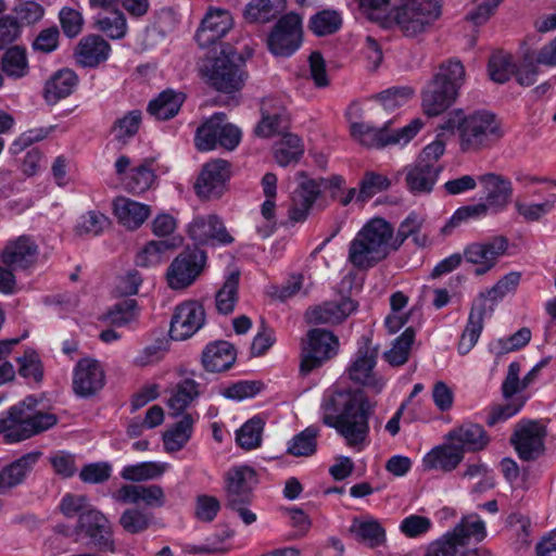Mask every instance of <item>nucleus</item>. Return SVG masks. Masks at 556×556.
Masks as SVG:
<instances>
[{
	"instance_id": "nucleus-5",
	"label": "nucleus",
	"mask_w": 556,
	"mask_h": 556,
	"mask_svg": "<svg viewBox=\"0 0 556 556\" xmlns=\"http://www.w3.org/2000/svg\"><path fill=\"white\" fill-rule=\"evenodd\" d=\"M520 273L511 271L501 278L485 293H481L477 302L471 306L468 321L458 342V352L466 355L476 345L483 329V319L485 314V299L497 302L507 293L515 291L520 281Z\"/></svg>"
},
{
	"instance_id": "nucleus-34",
	"label": "nucleus",
	"mask_w": 556,
	"mask_h": 556,
	"mask_svg": "<svg viewBox=\"0 0 556 556\" xmlns=\"http://www.w3.org/2000/svg\"><path fill=\"white\" fill-rule=\"evenodd\" d=\"M110 51V45L101 36L89 35L80 40L75 55L83 66L96 67L109 58Z\"/></svg>"
},
{
	"instance_id": "nucleus-43",
	"label": "nucleus",
	"mask_w": 556,
	"mask_h": 556,
	"mask_svg": "<svg viewBox=\"0 0 556 556\" xmlns=\"http://www.w3.org/2000/svg\"><path fill=\"white\" fill-rule=\"evenodd\" d=\"M200 395L199 384L191 378L178 382L167 401L170 415L177 417Z\"/></svg>"
},
{
	"instance_id": "nucleus-15",
	"label": "nucleus",
	"mask_w": 556,
	"mask_h": 556,
	"mask_svg": "<svg viewBox=\"0 0 556 556\" xmlns=\"http://www.w3.org/2000/svg\"><path fill=\"white\" fill-rule=\"evenodd\" d=\"M337 337L329 330L312 329L307 332V341L303 342L301 371L308 374L319 367L323 362L336 354Z\"/></svg>"
},
{
	"instance_id": "nucleus-55",
	"label": "nucleus",
	"mask_w": 556,
	"mask_h": 556,
	"mask_svg": "<svg viewBox=\"0 0 556 556\" xmlns=\"http://www.w3.org/2000/svg\"><path fill=\"white\" fill-rule=\"evenodd\" d=\"M175 248H177V244L168 240L150 241L137 254L136 264L141 267L159 265L163 262L164 254Z\"/></svg>"
},
{
	"instance_id": "nucleus-47",
	"label": "nucleus",
	"mask_w": 556,
	"mask_h": 556,
	"mask_svg": "<svg viewBox=\"0 0 556 556\" xmlns=\"http://www.w3.org/2000/svg\"><path fill=\"white\" fill-rule=\"evenodd\" d=\"M193 424L192 416L185 414L172 429L163 434L165 450L170 453L180 451L192 435Z\"/></svg>"
},
{
	"instance_id": "nucleus-30",
	"label": "nucleus",
	"mask_w": 556,
	"mask_h": 556,
	"mask_svg": "<svg viewBox=\"0 0 556 556\" xmlns=\"http://www.w3.org/2000/svg\"><path fill=\"white\" fill-rule=\"evenodd\" d=\"M41 453L30 452L12 462L0 471V493L21 484L33 470Z\"/></svg>"
},
{
	"instance_id": "nucleus-9",
	"label": "nucleus",
	"mask_w": 556,
	"mask_h": 556,
	"mask_svg": "<svg viewBox=\"0 0 556 556\" xmlns=\"http://www.w3.org/2000/svg\"><path fill=\"white\" fill-rule=\"evenodd\" d=\"M503 137L496 116L488 111H478L467 117L460 134V149L465 152L479 151L493 146Z\"/></svg>"
},
{
	"instance_id": "nucleus-62",
	"label": "nucleus",
	"mask_w": 556,
	"mask_h": 556,
	"mask_svg": "<svg viewBox=\"0 0 556 556\" xmlns=\"http://www.w3.org/2000/svg\"><path fill=\"white\" fill-rule=\"evenodd\" d=\"M13 12L14 18L21 25H33L39 22L45 15V9L41 4L31 0H17Z\"/></svg>"
},
{
	"instance_id": "nucleus-1",
	"label": "nucleus",
	"mask_w": 556,
	"mask_h": 556,
	"mask_svg": "<svg viewBox=\"0 0 556 556\" xmlns=\"http://www.w3.org/2000/svg\"><path fill=\"white\" fill-rule=\"evenodd\" d=\"M372 404L362 391H336L321 403L323 422L342 435L346 444L361 451L369 434L368 417Z\"/></svg>"
},
{
	"instance_id": "nucleus-28",
	"label": "nucleus",
	"mask_w": 556,
	"mask_h": 556,
	"mask_svg": "<svg viewBox=\"0 0 556 556\" xmlns=\"http://www.w3.org/2000/svg\"><path fill=\"white\" fill-rule=\"evenodd\" d=\"M299 176L302 180L293 192V205L289 211V216L293 222H303L307 217L320 193V186L316 180L307 178L304 173H300Z\"/></svg>"
},
{
	"instance_id": "nucleus-54",
	"label": "nucleus",
	"mask_w": 556,
	"mask_h": 556,
	"mask_svg": "<svg viewBox=\"0 0 556 556\" xmlns=\"http://www.w3.org/2000/svg\"><path fill=\"white\" fill-rule=\"evenodd\" d=\"M342 26V17L336 10H323L314 14L308 27L318 37L337 33Z\"/></svg>"
},
{
	"instance_id": "nucleus-22",
	"label": "nucleus",
	"mask_w": 556,
	"mask_h": 556,
	"mask_svg": "<svg viewBox=\"0 0 556 556\" xmlns=\"http://www.w3.org/2000/svg\"><path fill=\"white\" fill-rule=\"evenodd\" d=\"M232 25V17L228 11L210 9L195 33V40L200 47L207 48L225 37Z\"/></svg>"
},
{
	"instance_id": "nucleus-59",
	"label": "nucleus",
	"mask_w": 556,
	"mask_h": 556,
	"mask_svg": "<svg viewBox=\"0 0 556 556\" xmlns=\"http://www.w3.org/2000/svg\"><path fill=\"white\" fill-rule=\"evenodd\" d=\"M96 26L111 39H121L125 37L127 31L126 18L121 11H113L108 15H99Z\"/></svg>"
},
{
	"instance_id": "nucleus-24",
	"label": "nucleus",
	"mask_w": 556,
	"mask_h": 556,
	"mask_svg": "<svg viewBox=\"0 0 556 556\" xmlns=\"http://www.w3.org/2000/svg\"><path fill=\"white\" fill-rule=\"evenodd\" d=\"M478 180L485 192V203L491 211L503 212L513 198L514 190L510 179L496 173H486L480 175Z\"/></svg>"
},
{
	"instance_id": "nucleus-26",
	"label": "nucleus",
	"mask_w": 556,
	"mask_h": 556,
	"mask_svg": "<svg viewBox=\"0 0 556 556\" xmlns=\"http://www.w3.org/2000/svg\"><path fill=\"white\" fill-rule=\"evenodd\" d=\"M357 307L350 298H343L339 302H325L321 305L311 307L305 313L308 324L336 325L346 319Z\"/></svg>"
},
{
	"instance_id": "nucleus-58",
	"label": "nucleus",
	"mask_w": 556,
	"mask_h": 556,
	"mask_svg": "<svg viewBox=\"0 0 556 556\" xmlns=\"http://www.w3.org/2000/svg\"><path fill=\"white\" fill-rule=\"evenodd\" d=\"M264 421L260 417L249 419L236 435L237 443L244 450H252L260 446Z\"/></svg>"
},
{
	"instance_id": "nucleus-48",
	"label": "nucleus",
	"mask_w": 556,
	"mask_h": 556,
	"mask_svg": "<svg viewBox=\"0 0 556 556\" xmlns=\"http://www.w3.org/2000/svg\"><path fill=\"white\" fill-rule=\"evenodd\" d=\"M286 8V0H257L249 3L244 16L252 23H267L277 17Z\"/></svg>"
},
{
	"instance_id": "nucleus-57",
	"label": "nucleus",
	"mask_w": 556,
	"mask_h": 556,
	"mask_svg": "<svg viewBox=\"0 0 556 556\" xmlns=\"http://www.w3.org/2000/svg\"><path fill=\"white\" fill-rule=\"evenodd\" d=\"M141 118L142 113L139 110H132L123 117L117 118L112 126L115 139L125 144L129 138H132L138 132Z\"/></svg>"
},
{
	"instance_id": "nucleus-52",
	"label": "nucleus",
	"mask_w": 556,
	"mask_h": 556,
	"mask_svg": "<svg viewBox=\"0 0 556 556\" xmlns=\"http://www.w3.org/2000/svg\"><path fill=\"white\" fill-rule=\"evenodd\" d=\"M319 429L311 426L294 435L288 444V454L295 457H308L315 454Z\"/></svg>"
},
{
	"instance_id": "nucleus-36",
	"label": "nucleus",
	"mask_w": 556,
	"mask_h": 556,
	"mask_svg": "<svg viewBox=\"0 0 556 556\" xmlns=\"http://www.w3.org/2000/svg\"><path fill=\"white\" fill-rule=\"evenodd\" d=\"M377 351L375 349L362 348L357 351L356 358L349 368L350 378L356 383L375 386L380 391L382 383H378L374 376Z\"/></svg>"
},
{
	"instance_id": "nucleus-10",
	"label": "nucleus",
	"mask_w": 556,
	"mask_h": 556,
	"mask_svg": "<svg viewBox=\"0 0 556 556\" xmlns=\"http://www.w3.org/2000/svg\"><path fill=\"white\" fill-rule=\"evenodd\" d=\"M73 533L76 534V540L87 539L88 544L100 553H117L113 526L110 519L96 507L79 515Z\"/></svg>"
},
{
	"instance_id": "nucleus-64",
	"label": "nucleus",
	"mask_w": 556,
	"mask_h": 556,
	"mask_svg": "<svg viewBox=\"0 0 556 556\" xmlns=\"http://www.w3.org/2000/svg\"><path fill=\"white\" fill-rule=\"evenodd\" d=\"M536 63V56L531 51H526L519 62L516 64V72L514 76L516 80L521 86H531L536 81V76L539 73Z\"/></svg>"
},
{
	"instance_id": "nucleus-12",
	"label": "nucleus",
	"mask_w": 556,
	"mask_h": 556,
	"mask_svg": "<svg viewBox=\"0 0 556 556\" xmlns=\"http://www.w3.org/2000/svg\"><path fill=\"white\" fill-rule=\"evenodd\" d=\"M508 239L504 236H495L483 241L471 242L464 248V260L476 265L475 274H486L506 253Z\"/></svg>"
},
{
	"instance_id": "nucleus-16",
	"label": "nucleus",
	"mask_w": 556,
	"mask_h": 556,
	"mask_svg": "<svg viewBox=\"0 0 556 556\" xmlns=\"http://www.w3.org/2000/svg\"><path fill=\"white\" fill-rule=\"evenodd\" d=\"M225 507L251 504L253 490L257 484L256 472L249 466L230 468L224 477Z\"/></svg>"
},
{
	"instance_id": "nucleus-13",
	"label": "nucleus",
	"mask_w": 556,
	"mask_h": 556,
	"mask_svg": "<svg viewBox=\"0 0 556 556\" xmlns=\"http://www.w3.org/2000/svg\"><path fill=\"white\" fill-rule=\"evenodd\" d=\"M520 369L519 363L513 362L509 364L506 378L502 384V393L507 403L491 409L486 418L488 426L492 427L497 422L507 420L516 415L525 405L526 399L523 396H514L525 390V388H521V380L519 379Z\"/></svg>"
},
{
	"instance_id": "nucleus-60",
	"label": "nucleus",
	"mask_w": 556,
	"mask_h": 556,
	"mask_svg": "<svg viewBox=\"0 0 556 556\" xmlns=\"http://www.w3.org/2000/svg\"><path fill=\"white\" fill-rule=\"evenodd\" d=\"M516 72V63L509 54H493L489 61V74L493 81L504 84Z\"/></svg>"
},
{
	"instance_id": "nucleus-3",
	"label": "nucleus",
	"mask_w": 556,
	"mask_h": 556,
	"mask_svg": "<svg viewBox=\"0 0 556 556\" xmlns=\"http://www.w3.org/2000/svg\"><path fill=\"white\" fill-rule=\"evenodd\" d=\"M36 399L28 396L0 415V434L7 443L27 440L56 425L54 414L36 410Z\"/></svg>"
},
{
	"instance_id": "nucleus-2",
	"label": "nucleus",
	"mask_w": 556,
	"mask_h": 556,
	"mask_svg": "<svg viewBox=\"0 0 556 556\" xmlns=\"http://www.w3.org/2000/svg\"><path fill=\"white\" fill-rule=\"evenodd\" d=\"M393 250V227L383 218L369 220L351 241L349 261L357 268H369Z\"/></svg>"
},
{
	"instance_id": "nucleus-23",
	"label": "nucleus",
	"mask_w": 556,
	"mask_h": 556,
	"mask_svg": "<svg viewBox=\"0 0 556 556\" xmlns=\"http://www.w3.org/2000/svg\"><path fill=\"white\" fill-rule=\"evenodd\" d=\"M261 112L262 118L254 128L256 136L269 138L287 134L290 117L285 106L276 100L268 99L263 101Z\"/></svg>"
},
{
	"instance_id": "nucleus-4",
	"label": "nucleus",
	"mask_w": 556,
	"mask_h": 556,
	"mask_svg": "<svg viewBox=\"0 0 556 556\" xmlns=\"http://www.w3.org/2000/svg\"><path fill=\"white\" fill-rule=\"evenodd\" d=\"M441 14L442 0H401L389 20L405 37L415 38L429 31Z\"/></svg>"
},
{
	"instance_id": "nucleus-63",
	"label": "nucleus",
	"mask_w": 556,
	"mask_h": 556,
	"mask_svg": "<svg viewBox=\"0 0 556 556\" xmlns=\"http://www.w3.org/2000/svg\"><path fill=\"white\" fill-rule=\"evenodd\" d=\"M389 186L390 181L386 176L367 172L359 182V192L356 200L364 202L376 193L387 190Z\"/></svg>"
},
{
	"instance_id": "nucleus-53",
	"label": "nucleus",
	"mask_w": 556,
	"mask_h": 556,
	"mask_svg": "<svg viewBox=\"0 0 556 556\" xmlns=\"http://www.w3.org/2000/svg\"><path fill=\"white\" fill-rule=\"evenodd\" d=\"M491 208L486 203H477L457 208L446 224L441 228L443 236H448L452 231L459 227L463 223L470 219H480L486 216Z\"/></svg>"
},
{
	"instance_id": "nucleus-42",
	"label": "nucleus",
	"mask_w": 556,
	"mask_h": 556,
	"mask_svg": "<svg viewBox=\"0 0 556 556\" xmlns=\"http://www.w3.org/2000/svg\"><path fill=\"white\" fill-rule=\"evenodd\" d=\"M185 98L182 92H176L170 89L165 90L157 98L150 101L148 112L156 119L167 121L177 115Z\"/></svg>"
},
{
	"instance_id": "nucleus-21",
	"label": "nucleus",
	"mask_w": 556,
	"mask_h": 556,
	"mask_svg": "<svg viewBox=\"0 0 556 556\" xmlns=\"http://www.w3.org/2000/svg\"><path fill=\"white\" fill-rule=\"evenodd\" d=\"M230 176V165L227 161L216 159L207 162L195 182L197 194L201 198L212 199L222 195L225 182Z\"/></svg>"
},
{
	"instance_id": "nucleus-27",
	"label": "nucleus",
	"mask_w": 556,
	"mask_h": 556,
	"mask_svg": "<svg viewBox=\"0 0 556 556\" xmlns=\"http://www.w3.org/2000/svg\"><path fill=\"white\" fill-rule=\"evenodd\" d=\"M37 257L38 245L27 236L10 241L1 255L3 264L13 269L29 267L36 263Z\"/></svg>"
},
{
	"instance_id": "nucleus-17",
	"label": "nucleus",
	"mask_w": 556,
	"mask_h": 556,
	"mask_svg": "<svg viewBox=\"0 0 556 556\" xmlns=\"http://www.w3.org/2000/svg\"><path fill=\"white\" fill-rule=\"evenodd\" d=\"M545 437L546 429L539 421L522 420L516 425L510 443L522 460L530 462L543 454Z\"/></svg>"
},
{
	"instance_id": "nucleus-39",
	"label": "nucleus",
	"mask_w": 556,
	"mask_h": 556,
	"mask_svg": "<svg viewBox=\"0 0 556 556\" xmlns=\"http://www.w3.org/2000/svg\"><path fill=\"white\" fill-rule=\"evenodd\" d=\"M78 83V77L74 71L63 68L56 72L45 87V99L48 103L54 104L73 93Z\"/></svg>"
},
{
	"instance_id": "nucleus-25",
	"label": "nucleus",
	"mask_w": 556,
	"mask_h": 556,
	"mask_svg": "<svg viewBox=\"0 0 556 556\" xmlns=\"http://www.w3.org/2000/svg\"><path fill=\"white\" fill-rule=\"evenodd\" d=\"M112 497L119 504L135 505L142 501L149 507H162L165 504V493L157 484H124L116 490Z\"/></svg>"
},
{
	"instance_id": "nucleus-19",
	"label": "nucleus",
	"mask_w": 556,
	"mask_h": 556,
	"mask_svg": "<svg viewBox=\"0 0 556 556\" xmlns=\"http://www.w3.org/2000/svg\"><path fill=\"white\" fill-rule=\"evenodd\" d=\"M188 235L197 244H230L233 237L215 214L195 216L188 225Z\"/></svg>"
},
{
	"instance_id": "nucleus-49",
	"label": "nucleus",
	"mask_w": 556,
	"mask_h": 556,
	"mask_svg": "<svg viewBox=\"0 0 556 556\" xmlns=\"http://www.w3.org/2000/svg\"><path fill=\"white\" fill-rule=\"evenodd\" d=\"M240 273L231 271L222 288L216 292L215 305L218 313L228 315L233 312L238 301Z\"/></svg>"
},
{
	"instance_id": "nucleus-8",
	"label": "nucleus",
	"mask_w": 556,
	"mask_h": 556,
	"mask_svg": "<svg viewBox=\"0 0 556 556\" xmlns=\"http://www.w3.org/2000/svg\"><path fill=\"white\" fill-rule=\"evenodd\" d=\"M390 123L388 122L379 128L366 123H353L351 124V135L364 147L381 149L387 146L407 143L424 125L421 119L415 118L408 125L391 130L389 128Z\"/></svg>"
},
{
	"instance_id": "nucleus-20",
	"label": "nucleus",
	"mask_w": 556,
	"mask_h": 556,
	"mask_svg": "<svg viewBox=\"0 0 556 556\" xmlns=\"http://www.w3.org/2000/svg\"><path fill=\"white\" fill-rule=\"evenodd\" d=\"M105 383L102 365L94 358H81L74 369L73 390L81 397L98 393Z\"/></svg>"
},
{
	"instance_id": "nucleus-44",
	"label": "nucleus",
	"mask_w": 556,
	"mask_h": 556,
	"mask_svg": "<svg viewBox=\"0 0 556 556\" xmlns=\"http://www.w3.org/2000/svg\"><path fill=\"white\" fill-rule=\"evenodd\" d=\"M154 522V514L139 507L125 509L118 518V525L126 533L131 535L146 532Z\"/></svg>"
},
{
	"instance_id": "nucleus-41",
	"label": "nucleus",
	"mask_w": 556,
	"mask_h": 556,
	"mask_svg": "<svg viewBox=\"0 0 556 556\" xmlns=\"http://www.w3.org/2000/svg\"><path fill=\"white\" fill-rule=\"evenodd\" d=\"M153 159H146L141 164L134 166L124 179L125 189L134 194H141L151 189L156 182V175L152 167Z\"/></svg>"
},
{
	"instance_id": "nucleus-40",
	"label": "nucleus",
	"mask_w": 556,
	"mask_h": 556,
	"mask_svg": "<svg viewBox=\"0 0 556 556\" xmlns=\"http://www.w3.org/2000/svg\"><path fill=\"white\" fill-rule=\"evenodd\" d=\"M350 532L358 542L369 548H376L383 545L386 542V530L377 520L371 518H354L350 527Z\"/></svg>"
},
{
	"instance_id": "nucleus-61",
	"label": "nucleus",
	"mask_w": 556,
	"mask_h": 556,
	"mask_svg": "<svg viewBox=\"0 0 556 556\" xmlns=\"http://www.w3.org/2000/svg\"><path fill=\"white\" fill-rule=\"evenodd\" d=\"M137 316V301L125 299L116 303L106 314V320L116 327H123L135 320Z\"/></svg>"
},
{
	"instance_id": "nucleus-56",
	"label": "nucleus",
	"mask_w": 556,
	"mask_h": 556,
	"mask_svg": "<svg viewBox=\"0 0 556 556\" xmlns=\"http://www.w3.org/2000/svg\"><path fill=\"white\" fill-rule=\"evenodd\" d=\"M415 339V330L412 327L394 340L392 348L384 353L386 361L392 366L404 365L409 357L412 344Z\"/></svg>"
},
{
	"instance_id": "nucleus-18",
	"label": "nucleus",
	"mask_w": 556,
	"mask_h": 556,
	"mask_svg": "<svg viewBox=\"0 0 556 556\" xmlns=\"http://www.w3.org/2000/svg\"><path fill=\"white\" fill-rule=\"evenodd\" d=\"M205 311L197 301H187L178 305L173 314L169 336L173 340L182 341L192 337L202 328Z\"/></svg>"
},
{
	"instance_id": "nucleus-46",
	"label": "nucleus",
	"mask_w": 556,
	"mask_h": 556,
	"mask_svg": "<svg viewBox=\"0 0 556 556\" xmlns=\"http://www.w3.org/2000/svg\"><path fill=\"white\" fill-rule=\"evenodd\" d=\"M304 152L301 139L293 134H285L274 146V156L280 166L298 163Z\"/></svg>"
},
{
	"instance_id": "nucleus-32",
	"label": "nucleus",
	"mask_w": 556,
	"mask_h": 556,
	"mask_svg": "<svg viewBox=\"0 0 556 556\" xmlns=\"http://www.w3.org/2000/svg\"><path fill=\"white\" fill-rule=\"evenodd\" d=\"M443 167H433L414 163L404 168L405 184L414 194L429 193L432 191Z\"/></svg>"
},
{
	"instance_id": "nucleus-45",
	"label": "nucleus",
	"mask_w": 556,
	"mask_h": 556,
	"mask_svg": "<svg viewBox=\"0 0 556 556\" xmlns=\"http://www.w3.org/2000/svg\"><path fill=\"white\" fill-rule=\"evenodd\" d=\"M465 67L457 59H450L440 64L432 79L446 87L455 94L465 81Z\"/></svg>"
},
{
	"instance_id": "nucleus-38",
	"label": "nucleus",
	"mask_w": 556,
	"mask_h": 556,
	"mask_svg": "<svg viewBox=\"0 0 556 556\" xmlns=\"http://www.w3.org/2000/svg\"><path fill=\"white\" fill-rule=\"evenodd\" d=\"M226 114L215 113L205 121L195 132L194 143L199 151H211L220 146V140L226 126Z\"/></svg>"
},
{
	"instance_id": "nucleus-11",
	"label": "nucleus",
	"mask_w": 556,
	"mask_h": 556,
	"mask_svg": "<svg viewBox=\"0 0 556 556\" xmlns=\"http://www.w3.org/2000/svg\"><path fill=\"white\" fill-rule=\"evenodd\" d=\"M302 43V22L295 13L282 16L267 38L269 51L277 56L292 55Z\"/></svg>"
},
{
	"instance_id": "nucleus-51",
	"label": "nucleus",
	"mask_w": 556,
	"mask_h": 556,
	"mask_svg": "<svg viewBox=\"0 0 556 556\" xmlns=\"http://www.w3.org/2000/svg\"><path fill=\"white\" fill-rule=\"evenodd\" d=\"M166 463L144 462L135 465H128L121 471V477L132 482L153 480L161 477L167 469Z\"/></svg>"
},
{
	"instance_id": "nucleus-29",
	"label": "nucleus",
	"mask_w": 556,
	"mask_h": 556,
	"mask_svg": "<svg viewBox=\"0 0 556 556\" xmlns=\"http://www.w3.org/2000/svg\"><path fill=\"white\" fill-rule=\"evenodd\" d=\"M446 439L454 443L462 453L478 452L489 444V437L484 429L478 424L466 422L451 430Z\"/></svg>"
},
{
	"instance_id": "nucleus-35",
	"label": "nucleus",
	"mask_w": 556,
	"mask_h": 556,
	"mask_svg": "<svg viewBox=\"0 0 556 556\" xmlns=\"http://www.w3.org/2000/svg\"><path fill=\"white\" fill-rule=\"evenodd\" d=\"M457 94L431 79L422 91V109L428 116L443 113L456 100Z\"/></svg>"
},
{
	"instance_id": "nucleus-6",
	"label": "nucleus",
	"mask_w": 556,
	"mask_h": 556,
	"mask_svg": "<svg viewBox=\"0 0 556 556\" xmlns=\"http://www.w3.org/2000/svg\"><path fill=\"white\" fill-rule=\"evenodd\" d=\"M239 61L235 52L222 51L215 58L205 59L200 72L206 84L215 90L226 93L236 92L244 84V72Z\"/></svg>"
},
{
	"instance_id": "nucleus-31",
	"label": "nucleus",
	"mask_w": 556,
	"mask_h": 556,
	"mask_svg": "<svg viewBox=\"0 0 556 556\" xmlns=\"http://www.w3.org/2000/svg\"><path fill=\"white\" fill-rule=\"evenodd\" d=\"M113 211L118 222L130 230L139 228L151 213L149 205L126 197H117L113 201Z\"/></svg>"
},
{
	"instance_id": "nucleus-37",
	"label": "nucleus",
	"mask_w": 556,
	"mask_h": 556,
	"mask_svg": "<svg viewBox=\"0 0 556 556\" xmlns=\"http://www.w3.org/2000/svg\"><path fill=\"white\" fill-rule=\"evenodd\" d=\"M236 361V351L227 341L208 344L202 353V364L207 371L218 372L229 369Z\"/></svg>"
},
{
	"instance_id": "nucleus-14",
	"label": "nucleus",
	"mask_w": 556,
	"mask_h": 556,
	"mask_svg": "<svg viewBox=\"0 0 556 556\" xmlns=\"http://www.w3.org/2000/svg\"><path fill=\"white\" fill-rule=\"evenodd\" d=\"M205 260L204 251L197 248L181 252L167 268L168 286L174 290H180L192 285L203 270Z\"/></svg>"
},
{
	"instance_id": "nucleus-50",
	"label": "nucleus",
	"mask_w": 556,
	"mask_h": 556,
	"mask_svg": "<svg viewBox=\"0 0 556 556\" xmlns=\"http://www.w3.org/2000/svg\"><path fill=\"white\" fill-rule=\"evenodd\" d=\"M1 68L7 76L15 79L26 76L29 66L25 48H9L1 58Z\"/></svg>"
},
{
	"instance_id": "nucleus-33",
	"label": "nucleus",
	"mask_w": 556,
	"mask_h": 556,
	"mask_svg": "<svg viewBox=\"0 0 556 556\" xmlns=\"http://www.w3.org/2000/svg\"><path fill=\"white\" fill-rule=\"evenodd\" d=\"M464 454L454 443L448 442L432 448L424 456L422 466L426 470L452 471L463 460Z\"/></svg>"
},
{
	"instance_id": "nucleus-7",
	"label": "nucleus",
	"mask_w": 556,
	"mask_h": 556,
	"mask_svg": "<svg viewBox=\"0 0 556 556\" xmlns=\"http://www.w3.org/2000/svg\"><path fill=\"white\" fill-rule=\"evenodd\" d=\"M486 535L485 525L477 515H469L440 539L431 542L424 556H457L470 541L481 542Z\"/></svg>"
}]
</instances>
